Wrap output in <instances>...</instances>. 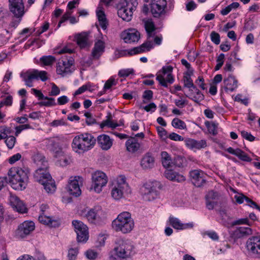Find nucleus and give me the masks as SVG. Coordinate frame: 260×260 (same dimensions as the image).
Wrapping results in <instances>:
<instances>
[{"mask_svg": "<svg viewBox=\"0 0 260 260\" xmlns=\"http://www.w3.org/2000/svg\"><path fill=\"white\" fill-rule=\"evenodd\" d=\"M29 170L27 167H12L8 172L9 183L15 190H23L27 185Z\"/></svg>", "mask_w": 260, "mask_h": 260, "instance_id": "obj_1", "label": "nucleus"}, {"mask_svg": "<svg viewBox=\"0 0 260 260\" xmlns=\"http://www.w3.org/2000/svg\"><path fill=\"white\" fill-rule=\"evenodd\" d=\"M96 142L95 138L90 134L84 133L76 136L73 139L72 147L78 153H83L92 149Z\"/></svg>", "mask_w": 260, "mask_h": 260, "instance_id": "obj_2", "label": "nucleus"}, {"mask_svg": "<svg viewBox=\"0 0 260 260\" xmlns=\"http://www.w3.org/2000/svg\"><path fill=\"white\" fill-rule=\"evenodd\" d=\"M112 225L116 232L127 234L133 230L135 223L131 214L128 212H123L112 221Z\"/></svg>", "mask_w": 260, "mask_h": 260, "instance_id": "obj_3", "label": "nucleus"}, {"mask_svg": "<svg viewBox=\"0 0 260 260\" xmlns=\"http://www.w3.org/2000/svg\"><path fill=\"white\" fill-rule=\"evenodd\" d=\"M132 193V190L126 182V177L124 175H119L113 183L111 190V196L115 200H119L125 196Z\"/></svg>", "mask_w": 260, "mask_h": 260, "instance_id": "obj_4", "label": "nucleus"}, {"mask_svg": "<svg viewBox=\"0 0 260 260\" xmlns=\"http://www.w3.org/2000/svg\"><path fill=\"white\" fill-rule=\"evenodd\" d=\"M34 177L35 180L43 185L44 188L48 193H53L56 189L55 182L52 180L47 170L43 168L37 169Z\"/></svg>", "mask_w": 260, "mask_h": 260, "instance_id": "obj_5", "label": "nucleus"}, {"mask_svg": "<svg viewBox=\"0 0 260 260\" xmlns=\"http://www.w3.org/2000/svg\"><path fill=\"white\" fill-rule=\"evenodd\" d=\"M161 185L157 181H149L145 183L141 188V193L144 201H151L158 196V190Z\"/></svg>", "mask_w": 260, "mask_h": 260, "instance_id": "obj_6", "label": "nucleus"}, {"mask_svg": "<svg viewBox=\"0 0 260 260\" xmlns=\"http://www.w3.org/2000/svg\"><path fill=\"white\" fill-rule=\"evenodd\" d=\"M134 246L128 240L120 239L116 243L113 251L120 258H126L134 253Z\"/></svg>", "mask_w": 260, "mask_h": 260, "instance_id": "obj_7", "label": "nucleus"}, {"mask_svg": "<svg viewBox=\"0 0 260 260\" xmlns=\"http://www.w3.org/2000/svg\"><path fill=\"white\" fill-rule=\"evenodd\" d=\"M20 77L25 82V85L28 87L33 86L32 81L34 80L40 79L42 81H45L48 79L47 73L46 71L35 69L21 73Z\"/></svg>", "mask_w": 260, "mask_h": 260, "instance_id": "obj_8", "label": "nucleus"}, {"mask_svg": "<svg viewBox=\"0 0 260 260\" xmlns=\"http://www.w3.org/2000/svg\"><path fill=\"white\" fill-rule=\"evenodd\" d=\"M92 184L91 189H93L96 193H100L103 187L105 186L108 182V177L102 171H96L91 174Z\"/></svg>", "mask_w": 260, "mask_h": 260, "instance_id": "obj_9", "label": "nucleus"}, {"mask_svg": "<svg viewBox=\"0 0 260 260\" xmlns=\"http://www.w3.org/2000/svg\"><path fill=\"white\" fill-rule=\"evenodd\" d=\"M35 223L31 221H25L19 225L15 232V237L22 239L29 235L35 230Z\"/></svg>", "mask_w": 260, "mask_h": 260, "instance_id": "obj_10", "label": "nucleus"}, {"mask_svg": "<svg viewBox=\"0 0 260 260\" xmlns=\"http://www.w3.org/2000/svg\"><path fill=\"white\" fill-rule=\"evenodd\" d=\"M72 224L77 234V239L79 242H85L89 238L87 226L82 221L75 220L72 221Z\"/></svg>", "mask_w": 260, "mask_h": 260, "instance_id": "obj_11", "label": "nucleus"}, {"mask_svg": "<svg viewBox=\"0 0 260 260\" xmlns=\"http://www.w3.org/2000/svg\"><path fill=\"white\" fill-rule=\"evenodd\" d=\"M173 68L171 66L164 67L161 71L157 75L156 80L159 84L165 87H168V83L172 84L174 82V78L172 75Z\"/></svg>", "mask_w": 260, "mask_h": 260, "instance_id": "obj_12", "label": "nucleus"}, {"mask_svg": "<svg viewBox=\"0 0 260 260\" xmlns=\"http://www.w3.org/2000/svg\"><path fill=\"white\" fill-rule=\"evenodd\" d=\"M248 253L256 257H260V237L253 236L249 238L246 243Z\"/></svg>", "mask_w": 260, "mask_h": 260, "instance_id": "obj_13", "label": "nucleus"}, {"mask_svg": "<svg viewBox=\"0 0 260 260\" xmlns=\"http://www.w3.org/2000/svg\"><path fill=\"white\" fill-rule=\"evenodd\" d=\"M47 149L54 153L56 157L63 156L64 152L62 150L61 140L58 138H50L45 141Z\"/></svg>", "mask_w": 260, "mask_h": 260, "instance_id": "obj_14", "label": "nucleus"}, {"mask_svg": "<svg viewBox=\"0 0 260 260\" xmlns=\"http://www.w3.org/2000/svg\"><path fill=\"white\" fill-rule=\"evenodd\" d=\"M83 178L80 176L71 177L70 178L68 191L71 194L75 197L79 196L81 193L80 186L82 184Z\"/></svg>", "mask_w": 260, "mask_h": 260, "instance_id": "obj_15", "label": "nucleus"}, {"mask_svg": "<svg viewBox=\"0 0 260 260\" xmlns=\"http://www.w3.org/2000/svg\"><path fill=\"white\" fill-rule=\"evenodd\" d=\"M10 12L16 18H22L24 14L23 0H9Z\"/></svg>", "mask_w": 260, "mask_h": 260, "instance_id": "obj_16", "label": "nucleus"}, {"mask_svg": "<svg viewBox=\"0 0 260 260\" xmlns=\"http://www.w3.org/2000/svg\"><path fill=\"white\" fill-rule=\"evenodd\" d=\"M189 176L192 183L198 187H201L206 183V174L202 170H192L189 173Z\"/></svg>", "mask_w": 260, "mask_h": 260, "instance_id": "obj_17", "label": "nucleus"}, {"mask_svg": "<svg viewBox=\"0 0 260 260\" xmlns=\"http://www.w3.org/2000/svg\"><path fill=\"white\" fill-rule=\"evenodd\" d=\"M73 65V60L72 58L59 60L56 66L57 74L62 77L67 76L72 73L71 67Z\"/></svg>", "mask_w": 260, "mask_h": 260, "instance_id": "obj_18", "label": "nucleus"}, {"mask_svg": "<svg viewBox=\"0 0 260 260\" xmlns=\"http://www.w3.org/2000/svg\"><path fill=\"white\" fill-rule=\"evenodd\" d=\"M121 37L125 43H133L139 41L140 35L136 29H129L123 31L121 34Z\"/></svg>", "mask_w": 260, "mask_h": 260, "instance_id": "obj_19", "label": "nucleus"}, {"mask_svg": "<svg viewBox=\"0 0 260 260\" xmlns=\"http://www.w3.org/2000/svg\"><path fill=\"white\" fill-rule=\"evenodd\" d=\"M184 143L188 148L193 151L204 149L207 146V141L206 140L198 141L191 138H187L184 140Z\"/></svg>", "mask_w": 260, "mask_h": 260, "instance_id": "obj_20", "label": "nucleus"}, {"mask_svg": "<svg viewBox=\"0 0 260 260\" xmlns=\"http://www.w3.org/2000/svg\"><path fill=\"white\" fill-rule=\"evenodd\" d=\"M10 202L12 207L17 212L21 213L27 212V209L23 202L15 195L11 194Z\"/></svg>", "mask_w": 260, "mask_h": 260, "instance_id": "obj_21", "label": "nucleus"}, {"mask_svg": "<svg viewBox=\"0 0 260 260\" xmlns=\"http://www.w3.org/2000/svg\"><path fill=\"white\" fill-rule=\"evenodd\" d=\"M155 158L150 152L144 154L140 161V166L145 170H150L154 166Z\"/></svg>", "mask_w": 260, "mask_h": 260, "instance_id": "obj_22", "label": "nucleus"}, {"mask_svg": "<svg viewBox=\"0 0 260 260\" xmlns=\"http://www.w3.org/2000/svg\"><path fill=\"white\" fill-rule=\"evenodd\" d=\"M38 220L40 223L52 228L58 227L60 224L59 219L50 216L48 214L39 215Z\"/></svg>", "mask_w": 260, "mask_h": 260, "instance_id": "obj_23", "label": "nucleus"}, {"mask_svg": "<svg viewBox=\"0 0 260 260\" xmlns=\"http://www.w3.org/2000/svg\"><path fill=\"white\" fill-rule=\"evenodd\" d=\"M170 225L174 229L178 230H184L188 229H191L193 226L192 222L183 223L177 218L170 216L169 218Z\"/></svg>", "mask_w": 260, "mask_h": 260, "instance_id": "obj_24", "label": "nucleus"}, {"mask_svg": "<svg viewBox=\"0 0 260 260\" xmlns=\"http://www.w3.org/2000/svg\"><path fill=\"white\" fill-rule=\"evenodd\" d=\"M166 5V0H159L152 3L151 4V11L154 17H159L162 13Z\"/></svg>", "mask_w": 260, "mask_h": 260, "instance_id": "obj_25", "label": "nucleus"}, {"mask_svg": "<svg viewBox=\"0 0 260 260\" xmlns=\"http://www.w3.org/2000/svg\"><path fill=\"white\" fill-rule=\"evenodd\" d=\"M105 43L102 40H98L95 42L91 52L92 59H99L104 52Z\"/></svg>", "mask_w": 260, "mask_h": 260, "instance_id": "obj_26", "label": "nucleus"}, {"mask_svg": "<svg viewBox=\"0 0 260 260\" xmlns=\"http://www.w3.org/2000/svg\"><path fill=\"white\" fill-rule=\"evenodd\" d=\"M153 47V43L151 41H147L139 47H135L128 51V54L132 55L150 51Z\"/></svg>", "mask_w": 260, "mask_h": 260, "instance_id": "obj_27", "label": "nucleus"}, {"mask_svg": "<svg viewBox=\"0 0 260 260\" xmlns=\"http://www.w3.org/2000/svg\"><path fill=\"white\" fill-rule=\"evenodd\" d=\"M97 142L100 147L104 150H109L112 146L113 141L108 135L103 134L98 136Z\"/></svg>", "mask_w": 260, "mask_h": 260, "instance_id": "obj_28", "label": "nucleus"}, {"mask_svg": "<svg viewBox=\"0 0 260 260\" xmlns=\"http://www.w3.org/2000/svg\"><path fill=\"white\" fill-rule=\"evenodd\" d=\"M165 176L169 180L181 182L185 181V177L172 170H167L164 173Z\"/></svg>", "mask_w": 260, "mask_h": 260, "instance_id": "obj_29", "label": "nucleus"}, {"mask_svg": "<svg viewBox=\"0 0 260 260\" xmlns=\"http://www.w3.org/2000/svg\"><path fill=\"white\" fill-rule=\"evenodd\" d=\"M223 83L226 91H234L238 87V81L231 75L224 79Z\"/></svg>", "mask_w": 260, "mask_h": 260, "instance_id": "obj_30", "label": "nucleus"}, {"mask_svg": "<svg viewBox=\"0 0 260 260\" xmlns=\"http://www.w3.org/2000/svg\"><path fill=\"white\" fill-rule=\"evenodd\" d=\"M252 234V229L248 227L240 226L237 228L233 233V235L236 238H241Z\"/></svg>", "mask_w": 260, "mask_h": 260, "instance_id": "obj_31", "label": "nucleus"}, {"mask_svg": "<svg viewBox=\"0 0 260 260\" xmlns=\"http://www.w3.org/2000/svg\"><path fill=\"white\" fill-rule=\"evenodd\" d=\"M34 162L39 167L38 169L43 168L47 170L48 162L45 156L41 153H37L33 155Z\"/></svg>", "mask_w": 260, "mask_h": 260, "instance_id": "obj_32", "label": "nucleus"}, {"mask_svg": "<svg viewBox=\"0 0 260 260\" xmlns=\"http://www.w3.org/2000/svg\"><path fill=\"white\" fill-rule=\"evenodd\" d=\"M127 150L132 153L137 151L140 148L138 141L134 137L128 139L125 143Z\"/></svg>", "mask_w": 260, "mask_h": 260, "instance_id": "obj_33", "label": "nucleus"}, {"mask_svg": "<svg viewBox=\"0 0 260 260\" xmlns=\"http://www.w3.org/2000/svg\"><path fill=\"white\" fill-rule=\"evenodd\" d=\"M101 212L102 211L100 208L91 209L86 214V218L90 222L94 223L98 220Z\"/></svg>", "mask_w": 260, "mask_h": 260, "instance_id": "obj_34", "label": "nucleus"}, {"mask_svg": "<svg viewBox=\"0 0 260 260\" xmlns=\"http://www.w3.org/2000/svg\"><path fill=\"white\" fill-rule=\"evenodd\" d=\"M75 39L77 44L81 48H85L89 45L88 36L85 33H81L76 35Z\"/></svg>", "mask_w": 260, "mask_h": 260, "instance_id": "obj_35", "label": "nucleus"}, {"mask_svg": "<svg viewBox=\"0 0 260 260\" xmlns=\"http://www.w3.org/2000/svg\"><path fill=\"white\" fill-rule=\"evenodd\" d=\"M160 155L161 164L164 168H169L172 167L173 160L171 155L167 152L162 151Z\"/></svg>", "mask_w": 260, "mask_h": 260, "instance_id": "obj_36", "label": "nucleus"}, {"mask_svg": "<svg viewBox=\"0 0 260 260\" xmlns=\"http://www.w3.org/2000/svg\"><path fill=\"white\" fill-rule=\"evenodd\" d=\"M117 14L123 20L129 21L132 19L133 12L120 7H118Z\"/></svg>", "mask_w": 260, "mask_h": 260, "instance_id": "obj_37", "label": "nucleus"}, {"mask_svg": "<svg viewBox=\"0 0 260 260\" xmlns=\"http://www.w3.org/2000/svg\"><path fill=\"white\" fill-rule=\"evenodd\" d=\"M219 214L220 216V222L224 226H229L232 225L231 222V217L224 209H221L219 210Z\"/></svg>", "mask_w": 260, "mask_h": 260, "instance_id": "obj_38", "label": "nucleus"}, {"mask_svg": "<svg viewBox=\"0 0 260 260\" xmlns=\"http://www.w3.org/2000/svg\"><path fill=\"white\" fill-rule=\"evenodd\" d=\"M190 92L189 95H186V96L188 97L194 102L199 103L204 100V95L197 87H196L195 89H193V91Z\"/></svg>", "mask_w": 260, "mask_h": 260, "instance_id": "obj_39", "label": "nucleus"}, {"mask_svg": "<svg viewBox=\"0 0 260 260\" xmlns=\"http://www.w3.org/2000/svg\"><path fill=\"white\" fill-rule=\"evenodd\" d=\"M96 16L98 19L99 25L103 30H106L107 27L108 22L104 12L102 10H98L96 11Z\"/></svg>", "mask_w": 260, "mask_h": 260, "instance_id": "obj_40", "label": "nucleus"}, {"mask_svg": "<svg viewBox=\"0 0 260 260\" xmlns=\"http://www.w3.org/2000/svg\"><path fill=\"white\" fill-rule=\"evenodd\" d=\"M138 3L137 0H124L118 7L127 9L132 12L136 10Z\"/></svg>", "mask_w": 260, "mask_h": 260, "instance_id": "obj_41", "label": "nucleus"}, {"mask_svg": "<svg viewBox=\"0 0 260 260\" xmlns=\"http://www.w3.org/2000/svg\"><path fill=\"white\" fill-rule=\"evenodd\" d=\"M144 27L147 33L148 36L151 37L153 35V31L156 28L153 22L151 19H148L144 21Z\"/></svg>", "mask_w": 260, "mask_h": 260, "instance_id": "obj_42", "label": "nucleus"}, {"mask_svg": "<svg viewBox=\"0 0 260 260\" xmlns=\"http://www.w3.org/2000/svg\"><path fill=\"white\" fill-rule=\"evenodd\" d=\"M112 115L110 113L108 114L107 116V119L104 120L100 124V126L101 128H104L105 126H107L109 127L114 128L119 125L116 122H114L112 120Z\"/></svg>", "mask_w": 260, "mask_h": 260, "instance_id": "obj_43", "label": "nucleus"}, {"mask_svg": "<svg viewBox=\"0 0 260 260\" xmlns=\"http://www.w3.org/2000/svg\"><path fill=\"white\" fill-rule=\"evenodd\" d=\"M205 123L210 134L214 136L217 134L218 124L214 122L206 121Z\"/></svg>", "mask_w": 260, "mask_h": 260, "instance_id": "obj_44", "label": "nucleus"}, {"mask_svg": "<svg viewBox=\"0 0 260 260\" xmlns=\"http://www.w3.org/2000/svg\"><path fill=\"white\" fill-rule=\"evenodd\" d=\"M173 165L179 168H183L186 166V160L184 157L178 155L175 157Z\"/></svg>", "mask_w": 260, "mask_h": 260, "instance_id": "obj_45", "label": "nucleus"}, {"mask_svg": "<svg viewBox=\"0 0 260 260\" xmlns=\"http://www.w3.org/2000/svg\"><path fill=\"white\" fill-rule=\"evenodd\" d=\"M172 125L175 128L180 129H186V125L185 123L183 121L177 118L173 119L172 121Z\"/></svg>", "mask_w": 260, "mask_h": 260, "instance_id": "obj_46", "label": "nucleus"}, {"mask_svg": "<svg viewBox=\"0 0 260 260\" xmlns=\"http://www.w3.org/2000/svg\"><path fill=\"white\" fill-rule=\"evenodd\" d=\"M184 86L189 89V91H193V89H195V86L193 83L191 77L189 76H184L183 77Z\"/></svg>", "mask_w": 260, "mask_h": 260, "instance_id": "obj_47", "label": "nucleus"}, {"mask_svg": "<svg viewBox=\"0 0 260 260\" xmlns=\"http://www.w3.org/2000/svg\"><path fill=\"white\" fill-rule=\"evenodd\" d=\"M44 100H47V101H42L39 103L40 106H46V107H51L54 106L56 105L55 103V99L53 98H49L48 96H46Z\"/></svg>", "mask_w": 260, "mask_h": 260, "instance_id": "obj_48", "label": "nucleus"}, {"mask_svg": "<svg viewBox=\"0 0 260 260\" xmlns=\"http://www.w3.org/2000/svg\"><path fill=\"white\" fill-rule=\"evenodd\" d=\"M107 237V235L105 233L100 234L96 242V246L97 247L103 246L105 245Z\"/></svg>", "mask_w": 260, "mask_h": 260, "instance_id": "obj_49", "label": "nucleus"}, {"mask_svg": "<svg viewBox=\"0 0 260 260\" xmlns=\"http://www.w3.org/2000/svg\"><path fill=\"white\" fill-rule=\"evenodd\" d=\"M55 60V58L51 55L43 56L40 58V61L45 66L52 64Z\"/></svg>", "mask_w": 260, "mask_h": 260, "instance_id": "obj_50", "label": "nucleus"}, {"mask_svg": "<svg viewBox=\"0 0 260 260\" xmlns=\"http://www.w3.org/2000/svg\"><path fill=\"white\" fill-rule=\"evenodd\" d=\"M236 156L244 161L250 162L251 161V158L245 152L240 149L238 150Z\"/></svg>", "mask_w": 260, "mask_h": 260, "instance_id": "obj_51", "label": "nucleus"}, {"mask_svg": "<svg viewBox=\"0 0 260 260\" xmlns=\"http://www.w3.org/2000/svg\"><path fill=\"white\" fill-rule=\"evenodd\" d=\"M16 140V139L14 136H10L7 137L5 140V143L9 149H11L14 147Z\"/></svg>", "mask_w": 260, "mask_h": 260, "instance_id": "obj_52", "label": "nucleus"}, {"mask_svg": "<svg viewBox=\"0 0 260 260\" xmlns=\"http://www.w3.org/2000/svg\"><path fill=\"white\" fill-rule=\"evenodd\" d=\"M252 223V221H250L248 218H241L235 220L232 223V225H240V224H247L250 226Z\"/></svg>", "mask_w": 260, "mask_h": 260, "instance_id": "obj_53", "label": "nucleus"}, {"mask_svg": "<svg viewBox=\"0 0 260 260\" xmlns=\"http://www.w3.org/2000/svg\"><path fill=\"white\" fill-rule=\"evenodd\" d=\"M13 102L12 96L9 95L6 96L0 103V107H3L4 106H11Z\"/></svg>", "mask_w": 260, "mask_h": 260, "instance_id": "obj_54", "label": "nucleus"}, {"mask_svg": "<svg viewBox=\"0 0 260 260\" xmlns=\"http://www.w3.org/2000/svg\"><path fill=\"white\" fill-rule=\"evenodd\" d=\"M224 57V54L223 53L220 54L217 57L216 59L217 63L215 67V70L216 71L219 70L223 64Z\"/></svg>", "mask_w": 260, "mask_h": 260, "instance_id": "obj_55", "label": "nucleus"}, {"mask_svg": "<svg viewBox=\"0 0 260 260\" xmlns=\"http://www.w3.org/2000/svg\"><path fill=\"white\" fill-rule=\"evenodd\" d=\"M156 129L158 136L162 140H165L168 138V134L167 131L165 128L160 126H157L156 127Z\"/></svg>", "mask_w": 260, "mask_h": 260, "instance_id": "obj_56", "label": "nucleus"}, {"mask_svg": "<svg viewBox=\"0 0 260 260\" xmlns=\"http://www.w3.org/2000/svg\"><path fill=\"white\" fill-rule=\"evenodd\" d=\"M91 85L90 83H87V84L83 85L80 87H79L75 92L74 95H77L80 94L84 92H85L87 90H89L91 91L90 89Z\"/></svg>", "mask_w": 260, "mask_h": 260, "instance_id": "obj_57", "label": "nucleus"}, {"mask_svg": "<svg viewBox=\"0 0 260 260\" xmlns=\"http://www.w3.org/2000/svg\"><path fill=\"white\" fill-rule=\"evenodd\" d=\"M78 253V249L77 248L70 249L68 254L69 260H75Z\"/></svg>", "mask_w": 260, "mask_h": 260, "instance_id": "obj_58", "label": "nucleus"}, {"mask_svg": "<svg viewBox=\"0 0 260 260\" xmlns=\"http://www.w3.org/2000/svg\"><path fill=\"white\" fill-rule=\"evenodd\" d=\"M211 40L216 45H218L220 42V35L215 31H212L210 34Z\"/></svg>", "mask_w": 260, "mask_h": 260, "instance_id": "obj_59", "label": "nucleus"}, {"mask_svg": "<svg viewBox=\"0 0 260 260\" xmlns=\"http://www.w3.org/2000/svg\"><path fill=\"white\" fill-rule=\"evenodd\" d=\"M133 73V70L130 69H122L119 71L118 76L120 77H126Z\"/></svg>", "mask_w": 260, "mask_h": 260, "instance_id": "obj_60", "label": "nucleus"}, {"mask_svg": "<svg viewBox=\"0 0 260 260\" xmlns=\"http://www.w3.org/2000/svg\"><path fill=\"white\" fill-rule=\"evenodd\" d=\"M116 84V83L115 79L111 77L106 82L104 86V90H107L109 89L112 86L115 85Z\"/></svg>", "mask_w": 260, "mask_h": 260, "instance_id": "obj_61", "label": "nucleus"}, {"mask_svg": "<svg viewBox=\"0 0 260 260\" xmlns=\"http://www.w3.org/2000/svg\"><path fill=\"white\" fill-rule=\"evenodd\" d=\"M168 138H169L171 140L175 141H182L184 140L182 136L175 133H170L169 135H168Z\"/></svg>", "mask_w": 260, "mask_h": 260, "instance_id": "obj_62", "label": "nucleus"}, {"mask_svg": "<svg viewBox=\"0 0 260 260\" xmlns=\"http://www.w3.org/2000/svg\"><path fill=\"white\" fill-rule=\"evenodd\" d=\"M98 255V253L92 250H88L86 252V256L87 258L90 260L95 259Z\"/></svg>", "mask_w": 260, "mask_h": 260, "instance_id": "obj_63", "label": "nucleus"}, {"mask_svg": "<svg viewBox=\"0 0 260 260\" xmlns=\"http://www.w3.org/2000/svg\"><path fill=\"white\" fill-rule=\"evenodd\" d=\"M241 134L243 138L249 141L252 142L255 139V137L254 136L246 131H242L241 132Z\"/></svg>", "mask_w": 260, "mask_h": 260, "instance_id": "obj_64", "label": "nucleus"}]
</instances>
